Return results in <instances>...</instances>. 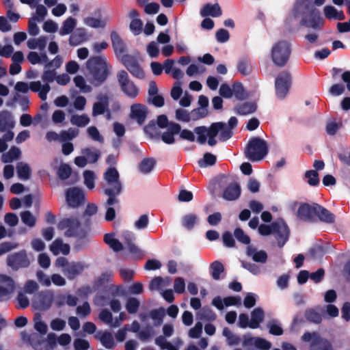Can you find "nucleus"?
Here are the masks:
<instances>
[{
    "instance_id": "nucleus-5",
    "label": "nucleus",
    "mask_w": 350,
    "mask_h": 350,
    "mask_svg": "<svg viewBox=\"0 0 350 350\" xmlns=\"http://www.w3.org/2000/svg\"><path fill=\"white\" fill-rule=\"evenodd\" d=\"M268 147L263 139L258 137L251 139L245 150L246 157L252 161L262 160L267 154Z\"/></svg>"
},
{
    "instance_id": "nucleus-42",
    "label": "nucleus",
    "mask_w": 350,
    "mask_h": 350,
    "mask_svg": "<svg viewBox=\"0 0 350 350\" xmlns=\"http://www.w3.org/2000/svg\"><path fill=\"white\" fill-rule=\"evenodd\" d=\"M16 172L18 178L21 180H28L31 174L29 165L23 162H19L16 165Z\"/></svg>"
},
{
    "instance_id": "nucleus-6",
    "label": "nucleus",
    "mask_w": 350,
    "mask_h": 350,
    "mask_svg": "<svg viewBox=\"0 0 350 350\" xmlns=\"http://www.w3.org/2000/svg\"><path fill=\"white\" fill-rule=\"evenodd\" d=\"M291 54L290 44L284 40L274 43L271 49V57L273 64L278 66H284L288 62Z\"/></svg>"
},
{
    "instance_id": "nucleus-30",
    "label": "nucleus",
    "mask_w": 350,
    "mask_h": 350,
    "mask_svg": "<svg viewBox=\"0 0 350 350\" xmlns=\"http://www.w3.org/2000/svg\"><path fill=\"white\" fill-rule=\"evenodd\" d=\"M200 15L202 17L212 16L218 17L221 15V10L218 3H207L200 10Z\"/></svg>"
},
{
    "instance_id": "nucleus-54",
    "label": "nucleus",
    "mask_w": 350,
    "mask_h": 350,
    "mask_svg": "<svg viewBox=\"0 0 350 350\" xmlns=\"http://www.w3.org/2000/svg\"><path fill=\"white\" fill-rule=\"evenodd\" d=\"M21 218L23 224L32 228L36 222V217L29 211H23L21 213Z\"/></svg>"
},
{
    "instance_id": "nucleus-53",
    "label": "nucleus",
    "mask_w": 350,
    "mask_h": 350,
    "mask_svg": "<svg viewBox=\"0 0 350 350\" xmlns=\"http://www.w3.org/2000/svg\"><path fill=\"white\" fill-rule=\"evenodd\" d=\"M256 106L253 103H243L237 107V112L241 115H247L254 112Z\"/></svg>"
},
{
    "instance_id": "nucleus-8",
    "label": "nucleus",
    "mask_w": 350,
    "mask_h": 350,
    "mask_svg": "<svg viewBox=\"0 0 350 350\" xmlns=\"http://www.w3.org/2000/svg\"><path fill=\"white\" fill-rule=\"evenodd\" d=\"M301 340L310 343V350H333L332 344L317 332H306Z\"/></svg>"
},
{
    "instance_id": "nucleus-21",
    "label": "nucleus",
    "mask_w": 350,
    "mask_h": 350,
    "mask_svg": "<svg viewBox=\"0 0 350 350\" xmlns=\"http://www.w3.org/2000/svg\"><path fill=\"white\" fill-rule=\"evenodd\" d=\"M16 122L12 113L8 110L0 111V132L12 131L15 126Z\"/></svg>"
},
{
    "instance_id": "nucleus-37",
    "label": "nucleus",
    "mask_w": 350,
    "mask_h": 350,
    "mask_svg": "<svg viewBox=\"0 0 350 350\" xmlns=\"http://www.w3.org/2000/svg\"><path fill=\"white\" fill-rule=\"evenodd\" d=\"M97 338L101 344L107 349H113L116 346L113 335L108 332H99L97 334Z\"/></svg>"
},
{
    "instance_id": "nucleus-58",
    "label": "nucleus",
    "mask_w": 350,
    "mask_h": 350,
    "mask_svg": "<svg viewBox=\"0 0 350 350\" xmlns=\"http://www.w3.org/2000/svg\"><path fill=\"white\" fill-rule=\"evenodd\" d=\"M83 179L85 185L89 189H92L94 187V181L96 175L93 171L85 170L83 172Z\"/></svg>"
},
{
    "instance_id": "nucleus-27",
    "label": "nucleus",
    "mask_w": 350,
    "mask_h": 350,
    "mask_svg": "<svg viewBox=\"0 0 350 350\" xmlns=\"http://www.w3.org/2000/svg\"><path fill=\"white\" fill-rule=\"evenodd\" d=\"M247 255L257 262L265 263L267 260V254L264 250H259L257 248L249 245L247 248Z\"/></svg>"
},
{
    "instance_id": "nucleus-62",
    "label": "nucleus",
    "mask_w": 350,
    "mask_h": 350,
    "mask_svg": "<svg viewBox=\"0 0 350 350\" xmlns=\"http://www.w3.org/2000/svg\"><path fill=\"white\" fill-rule=\"evenodd\" d=\"M78 134L79 130L73 128H70L68 130L62 131L60 132V142L71 140L76 137Z\"/></svg>"
},
{
    "instance_id": "nucleus-19",
    "label": "nucleus",
    "mask_w": 350,
    "mask_h": 350,
    "mask_svg": "<svg viewBox=\"0 0 350 350\" xmlns=\"http://www.w3.org/2000/svg\"><path fill=\"white\" fill-rule=\"evenodd\" d=\"M148 113V109L144 105L136 103L131 106L130 117L139 124H142L145 122Z\"/></svg>"
},
{
    "instance_id": "nucleus-22",
    "label": "nucleus",
    "mask_w": 350,
    "mask_h": 350,
    "mask_svg": "<svg viewBox=\"0 0 350 350\" xmlns=\"http://www.w3.org/2000/svg\"><path fill=\"white\" fill-rule=\"evenodd\" d=\"M323 18L321 16L319 12L316 10H313L310 14L306 16L301 21L303 25L312 29L320 27L323 25Z\"/></svg>"
},
{
    "instance_id": "nucleus-12",
    "label": "nucleus",
    "mask_w": 350,
    "mask_h": 350,
    "mask_svg": "<svg viewBox=\"0 0 350 350\" xmlns=\"http://www.w3.org/2000/svg\"><path fill=\"white\" fill-rule=\"evenodd\" d=\"M291 79L288 72H282L278 75L275 81L276 95L280 98H284L288 92Z\"/></svg>"
},
{
    "instance_id": "nucleus-36",
    "label": "nucleus",
    "mask_w": 350,
    "mask_h": 350,
    "mask_svg": "<svg viewBox=\"0 0 350 350\" xmlns=\"http://www.w3.org/2000/svg\"><path fill=\"white\" fill-rule=\"evenodd\" d=\"M104 241L115 252L122 251L124 248L123 244L115 237L113 233L106 234Z\"/></svg>"
},
{
    "instance_id": "nucleus-56",
    "label": "nucleus",
    "mask_w": 350,
    "mask_h": 350,
    "mask_svg": "<svg viewBox=\"0 0 350 350\" xmlns=\"http://www.w3.org/2000/svg\"><path fill=\"white\" fill-rule=\"evenodd\" d=\"M223 335L226 338L228 344L230 346L236 345L240 342V338L227 327L223 329Z\"/></svg>"
},
{
    "instance_id": "nucleus-55",
    "label": "nucleus",
    "mask_w": 350,
    "mask_h": 350,
    "mask_svg": "<svg viewBox=\"0 0 350 350\" xmlns=\"http://www.w3.org/2000/svg\"><path fill=\"white\" fill-rule=\"evenodd\" d=\"M77 297L72 295L60 296L57 299V304L58 306H62L66 303L70 306H75L77 303Z\"/></svg>"
},
{
    "instance_id": "nucleus-14",
    "label": "nucleus",
    "mask_w": 350,
    "mask_h": 350,
    "mask_svg": "<svg viewBox=\"0 0 350 350\" xmlns=\"http://www.w3.org/2000/svg\"><path fill=\"white\" fill-rule=\"evenodd\" d=\"M66 200L68 206L77 208L84 203L85 194L79 188H69L66 191Z\"/></svg>"
},
{
    "instance_id": "nucleus-47",
    "label": "nucleus",
    "mask_w": 350,
    "mask_h": 350,
    "mask_svg": "<svg viewBox=\"0 0 350 350\" xmlns=\"http://www.w3.org/2000/svg\"><path fill=\"white\" fill-rule=\"evenodd\" d=\"M70 122L73 125H76L79 127H84L89 124L90 118L86 114H75L71 116Z\"/></svg>"
},
{
    "instance_id": "nucleus-63",
    "label": "nucleus",
    "mask_w": 350,
    "mask_h": 350,
    "mask_svg": "<svg viewBox=\"0 0 350 350\" xmlns=\"http://www.w3.org/2000/svg\"><path fill=\"white\" fill-rule=\"evenodd\" d=\"M121 239L124 241L125 247L135 243L136 236L134 232L129 230H124L121 233Z\"/></svg>"
},
{
    "instance_id": "nucleus-57",
    "label": "nucleus",
    "mask_w": 350,
    "mask_h": 350,
    "mask_svg": "<svg viewBox=\"0 0 350 350\" xmlns=\"http://www.w3.org/2000/svg\"><path fill=\"white\" fill-rule=\"evenodd\" d=\"M232 96H234L235 98L238 100H243L247 96V94L245 93L243 85L240 83H234L232 85Z\"/></svg>"
},
{
    "instance_id": "nucleus-41",
    "label": "nucleus",
    "mask_w": 350,
    "mask_h": 350,
    "mask_svg": "<svg viewBox=\"0 0 350 350\" xmlns=\"http://www.w3.org/2000/svg\"><path fill=\"white\" fill-rule=\"evenodd\" d=\"M28 61L32 64H42L48 62V57L45 53H38L35 51L29 53L27 57Z\"/></svg>"
},
{
    "instance_id": "nucleus-25",
    "label": "nucleus",
    "mask_w": 350,
    "mask_h": 350,
    "mask_svg": "<svg viewBox=\"0 0 350 350\" xmlns=\"http://www.w3.org/2000/svg\"><path fill=\"white\" fill-rule=\"evenodd\" d=\"M180 131V126L175 122H171L169 124V128L161 135L162 140L168 144H172L174 142V135L178 134Z\"/></svg>"
},
{
    "instance_id": "nucleus-23",
    "label": "nucleus",
    "mask_w": 350,
    "mask_h": 350,
    "mask_svg": "<svg viewBox=\"0 0 350 350\" xmlns=\"http://www.w3.org/2000/svg\"><path fill=\"white\" fill-rule=\"evenodd\" d=\"M90 36L88 31L83 27L77 28L75 31L70 36L69 44L71 46H77L88 41Z\"/></svg>"
},
{
    "instance_id": "nucleus-1",
    "label": "nucleus",
    "mask_w": 350,
    "mask_h": 350,
    "mask_svg": "<svg viewBox=\"0 0 350 350\" xmlns=\"http://www.w3.org/2000/svg\"><path fill=\"white\" fill-rule=\"evenodd\" d=\"M86 68L89 72V81L95 86L100 85L109 77L112 66L104 55L90 57L86 62Z\"/></svg>"
},
{
    "instance_id": "nucleus-34",
    "label": "nucleus",
    "mask_w": 350,
    "mask_h": 350,
    "mask_svg": "<svg viewBox=\"0 0 350 350\" xmlns=\"http://www.w3.org/2000/svg\"><path fill=\"white\" fill-rule=\"evenodd\" d=\"M50 250L55 256L60 254L66 255L70 252V246L62 240L56 239L51 245Z\"/></svg>"
},
{
    "instance_id": "nucleus-9",
    "label": "nucleus",
    "mask_w": 350,
    "mask_h": 350,
    "mask_svg": "<svg viewBox=\"0 0 350 350\" xmlns=\"http://www.w3.org/2000/svg\"><path fill=\"white\" fill-rule=\"evenodd\" d=\"M117 78L122 91L126 96L135 98L138 95V88L129 79V75L125 70L118 72Z\"/></svg>"
},
{
    "instance_id": "nucleus-26",
    "label": "nucleus",
    "mask_w": 350,
    "mask_h": 350,
    "mask_svg": "<svg viewBox=\"0 0 350 350\" xmlns=\"http://www.w3.org/2000/svg\"><path fill=\"white\" fill-rule=\"evenodd\" d=\"M85 265L82 262H70L66 269H62L63 273L68 279H73L83 272Z\"/></svg>"
},
{
    "instance_id": "nucleus-43",
    "label": "nucleus",
    "mask_w": 350,
    "mask_h": 350,
    "mask_svg": "<svg viewBox=\"0 0 350 350\" xmlns=\"http://www.w3.org/2000/svg\"><path fill=\"white\" fill-rule=\"evenodd\" d=\"M77 25V20L72 17H68L63 23V25L59 31L61 36H66L70 33Z\"/></svg>"
},
{
    "instance_id": "nucleus-35",
    "label": "nucleus",
    "mask_w": 350,
    "mask_h": 350,
    "mask_svg": "<svg viewBox=\"0 0 350 350\" xmlns=\"http://www.w3.org/2000/svg\"><path fill=\"white\" fill-rule=\"evenodd\" d=\"M83 23L89 27L98 29L105 27L107 21L100 17L89 16L83 18Z\"/></svg>"
},
{
    "instance_id": "nucleus-49",
    "label": "nucleus",
    "mask_w": 350,
    "mask_h": 350,
    "mask_svg": "<svg viewBox=\"0 0 350 350\" xmlns=\"http://www.w3.org/2000/svg\"><path fill=\"white\" fill-rule=\"evenodd\" d=\"M198 221V217L196 214L188 213L183 216L182 219V224L185 228L191 229L197 224Z\"/></svg>"
},
{
    "instance_id": "nucleus-2",
    "label": "nucleus",
    "mask_w": 350,
    "mask_h": 350,
    "mask_svg": "<svg viewBox=\"0 0 350 350\" xmlns=\"http://www.w3.org/2000/svg\"><path fill=\"white\" fill-rule=\"evenodd\" d=\"M258 232L263 236L273 234L277 240L278 246L280 247L284 245L289 237V229L286 223L280 219L273 222L271 226L261 224L258 227Z\"/></svg>"
},
{
    "instance_id": "nucleus-61",
    "label": "nucleus",
    "mask_w": 350,
    "mask_h": 350,
    "mask_svg": "<svg viewBox=\"0 0 350 350\" xmlns=\"http://www.w3.org/2000/svg\"><path fill=\"white\" fill-rule=\"evenodd\" d=\"M216 162V157L211 153L204 154L202 159L198 161V165L201 167H206L213 165Z\"/></svg>"
},
{
    "instance_id": "nucleus-28",
    "label": "nucleus",
    "mask_w": 350,
    "mask_h": 350,
    "mask_svg": "<svg viewBox=\"0 0 350 350\" xmlns=\"http://www.w3.org/2000/svg\"><path fill=\"white\" fill-rule=\"evenodd\" d=\"M241 299L237 297H228L224 299L217 297L213 299V304L219 310L224 309V306H233L240 304Z\"/></svg>"
},
{
    "instance_id": "nucleus-38",
    "label": "nucleus",
    "mask_w": 350,
    "mask_h": 350,
    "mask_svg": "<svg viewBox=\"0 0 350 350\" xmlns=\"http://www.w3.org/2000/svg\"><path fill=\"white\" fill-rule=\"evenodd\" d=\"M172 280L170 278L166 277L165 278L158 277L153 279L150 284V289L151 291H160L165 286L170 285Z\"/></svg>"
},
{
    "instance_id": "nucleus-20",
    "label": "nucleus",
    "mask_w": 350,
    "mask_h": 350,
    "mask_svg": "<svg viewBox=\"0 0 350 350\" xmlns=\"http://www.w3.org/2000/svg\"><path fill=\"white\" fill-rule=\"evenodd\" d=\"M320 208V205L317 204H302L299 206L297 211L298 217L303 220H309L316 216L317 211Z\"/></svg>"
},
{
    "instance_id": "nucleus-13",
    "label": "nucleus",
    "mask_w": 350,
    "mask_h": 350,
    "mask_svg": "<svg viewBox=\"0 0 350 350\" xmlns=\"http://www.w3.org/2000/svg\"><path fill=\"white\" fill-rule=\"evenodd\" d=\"M118 59L133 77L138 79H143L144 77V72L134 57L126 54Z\"/></svg>"
},
{
    "instance_id": "nucleus-16",
    "label": "nucleus",
    "mask_w": 350,
    "mask_h": 350,
    "mask_svg": "<svg viewBox=\"0 0 350 350\" xmlns=\"http://www.w3.org/2000/svg\"><path fill=\"white\" fill-rule=\"evenodd\" d=\"M53 295L51 292L39 293L32 301V306L39 310H46L52 305Z\"/></svg>"
},
{
    "instance_id": "nucleus-52",
    "label": "nucleus",
    "mask_w": 350,
    "mask_h": 350,
    "mask_svg": "<svg viewBox=\"0 0 350 350\" xmlns=\"http://www.w3.org/2000/svg\"><path fill=\"white\" fill-rule=\"evenodd\" d=\"M155 161L151 158L143 159L139 166V170L143 174L150 173L154 168Z\"/></svg>"
},
{
    "instance_id": "nucleus-17",
    "label": "nucleus",
    "mask_w": 350,
    "mask_h": 350,
    "mask_svg": "<svg viewBox=\"0 0 350 350\" xmlns=\"http://www.w3.org/2000/svg\"><path fill=\"white\" fill-rule=\"evenodd\" d=\"M14 288V282L10 277L0 275V300L8 299Z\"/></svg>"
},
{
    "instance_id": "nucleus-40",
    "label": "nucleus",
    "mask_w": 350,
    "mask_h": 350,
    "mask_svg": "<svg viewBox=\"0 0 350 350\" xmlns=\"http://www.w3.org/2000/svg\"><path fill=\"white\" fill-rule=\"evenodd\" d=\"M263 311L259 308H255L251 314L250 327L252 329L258 328L260 323L263 321Z\"/></svg>"
},
{
    "instance_id": "nucleus-59",
    "label": "nucleus",
    "mask_w": 350,
    "mask_h": 350,
    "mask_svg": "<svg viewBox=\"0 0 350 350\" xmlns=\"http://www.w3.org/2000/svg\"><path fill=\"white\" fill-rule=\"evenodd\" d=\"M139 301L135 297H130L127 299L125 308L130 314H135L137 312L139 307Z\"/></svg>"
},
{
    "instance_id": "nucleus-39",
    "label": "nucleus",
    "mask_w": 350,
    "mask_h": 350,
    "mask_svg": "<svg viewBox=\"0 0 350 350\" xmlns=\"http://www.w3.org/2000/svg\"><path fill=\"white\" fill-rule=\"evenodd\" d=\"M21 155L20 148L16 146H12L10 150L1 156V161L5 163H12L14 160L18 159Z\"/></svg>"
},
{
    "instance_id": "nucleus-45",
    "label": "nucleus",
    "mask_w": 350,
    "mask_h": 350,
    "mask_svg": "<svg viewBox=\"0 0 350 350\" xmlns=\"http://www.w3.org/2000/svg\"><path fill=\"white\" fill-rule=\"evenodd\" d=\"M75 86L83 93H89L92 91L91 85H88L85 78L81 75H77L73 79Z\"/></svg>"
},
{
    "instance_id": "nucleus-29",
    "label": "nucleus",
    "mask_w": 350,
    "mask_h": 350,
    "mask_svg": "<svg viewBox=\"0 0 350 350\" xmlns=\"http://www.w3.org/2000/svg\"><path fill=\"white\" fill-rule=\"evenodd\" d=\"M241 194V188L237 183L229 185L224 191L223 197L225 200L232 201L237 200Z\"/></svg>"
},
{
    "instance_id": "nucleus-48",
    "label": "nucleus",
    "mask_w": 350,
    "mask_h": 350,
    "mask_svg": "<svg viewBox=\"0 0 350 350\" xmlns=\"http://www.w3.org/2000/svg\"><path fill=\"white\" fill-rule=\"evenodd\" d=\"M316 216L323 222L332 223L334 221V215L329 211L320 206V208L317 211Z\"/></svg>"
},
{
    "instance_id": "nucleus-7",
    "label": "nucleus",
    "mask_w": 350,
    "mask_h": 350,
    "mask_svg": "<svg viewBox=\"0 0 350 350\" xmlns=\"http://www.w3.org/2000/svg\"><path fill=\"white\" fill-rule=\"evenodd\" d=\"M232 131L227 126L222 122H216L212 124L209 127L208 144L211 146L216 144L215 137L218 136L221 141H226L231 137Z\"/></svg>"
},
{
    "instance_id": "nucleus-64",
    "label": "nucleus",
    "mask_w": 350,
    "mask_h": 350,
    "mask_svg": "<svg viewBox=\"0 0 350 350\" xmlns=\"http://www.w3.org/2000/svg\"><path fill=\"white\" fill-rule=\"evenodd\" d=\"M211 275L215 280L220 278V274L224 272V268L223 265L218 262L215 261L211 265Z\"/></svg>"
},
{
    "instance_id": "nucleus-18",
    "label": "nucleus",
    "mask_w": 350,
    "mask_h": 350,
    "mask_svg": "<svg viewBox=\"0 0 350 350\" xmlns=\"http://www.w3.org/2000/svg\"><path fill=\"white\" fill-rule=\"evenodd\" d=\"M8 265L13 269L26 267L29 265V260L25 251L14 253L8 256Z\"/></svg>"
},
{
    "instance_id": "nucleus-31",
    "label": "nucleus",
    "mask_w": 350,
    "mask_h": 350,
    "mask_svg": "<svg viewBox=\"0 0 350 350\" xmlns=\"http://www.w3.org/2000/svg\"><path fill=\"white\" fill-rule=\"evenodd\" d=\"M155 343L163 350H179L183 342L180 339L174 340V344L167 342L163 336H159L155 339Z\"/></svg>"
},
{
    "instance_id": "nucleus-24",
    "label": "nucleus",
    "mask_w": 350,
    "mask_h": 350,
    "mask_svg": "<svg viewBox=\"0 0 350 350\" xmlns=\"http://www.w3.org/2000/svg\"><path fill=\"white\" fill-rule=\"evenodd\" d=\"M111 39L117 57L120 59V57L126 55V45L121 39V38L116 31H113L111 33Z\"/></svg>"
},
{
    "instance_id": "nucleus-32",
    "label": "nucleus",
    "mask_w": 350,
    "mask_h": 350,
    "mask_svg": "<svg viewBox=\"0 0 350 350\" xmlns=\"http://www.w3.org/2000/svg\"><path fill=\"white\" fill-rule=\"evenodd\" d=\"M47 42L48 38L46 36H42L37 38L29 39L27 42V45L29 49H38L42 51L45 49Z\"/></svg>"
},
{
    "instance_id": "nucleus-51",
    "label": "nucleus",
    "mask_w": 350,
    "mask_h": 350,
    "mask_svg": "<svg viewBox=\"0 0 350 350\" xmlns=\"http://www.w3.org/2000/svg\"><path fill=\"white\" fill-rule=\"evenodd\" d=\"M195 133L197 135V141L200 144L206 143L207 138L208 139L209 129L205 126H198L194 129Z\"/></svg>"
},
{
    "instance_id": "nucleus-33",
    "label": "nucleus",
    "mask_w": 350,
    "mask_h": 350,
    "mask_svg": "<svg viewBox=\"0 0 350 350\" xmlns=\"http://www.w3.org/2000/svg\"><path fill=\"white\" fill-rule=\"evenodd\" d=\"M99 101L96 102L93 105L92 116H97L103 114L108 108V98L106 96H98Z\"/></svg>"
},
{
    "instance_id": "nucleus-3",
    "label": "nucleus",
    "mask_w": 350,
    "mask_h": 350,
    "mask_svg": "<svg viewBox=\"0 0 350 350\" xmlns=\"http://www.w3.org/2000/svg\"><path fill=\"white\" fill-rule=\"evenodd\" d=\"M56 72L44 66V72L42 75V83L40 81H31L30 83V89L31 91L38 92L40 98L42 100H46L47 98V94L51 90L49 85L55 80Z\"/></svg>"
},
{
    "instance_id": "nucleus-44",
    "label": "nucleus",
    "mask_w": 350,
    "mask_h": 350,
    "mask_svg": "<svg viewBox=\"0 0 350 350\" xmlns=\"http://www.w3.org/2000/svg\"><path fill=\"white\" fill-rule=\"evenodd\" d=\"M324 14L329 19L343 20L344 14L342 12L338 11L332 5H327L324 8Z\"/></svg>"
},
{
    "instance_id": "nucleus-46",
    "label": "nucleus",
    "mask_w": 350,
    "mask_h": 350,
    "mask_svg": "<svg viewBox=\"0 0 350 350\" xmlns=\"http://www.w3.org/2000/svg\"><path fill=\"white\" fill-rule=\"evenodd\" d=\"M99 317L102 321L110 325L111 327H116L120 325V322L118 320H113L111 313L107 310H102L100 313Z\"/></svg>"
},
{
    "instance_id": "nucleus-4",
    "label": "nucleus",
    "mask_w": 350,
    "mask_h": 350,
    "mask_svg": "<svg viewBox=\"0 0 350 350\" xmlns=\"http://www.w3.org/2000/svg\"><path fill=\"white\" fill-rule=\"evenodd\" d=\"M105 179L107 183L108 187L105 189V193L109 196L107 204L114 205L118 204L115 196L121 191V184L119 181V174L115 168H109L105 174Z\"/></svg>"
},
{
    "instance_id": "nucleus-10",
    "label": "nucleus",
    "mask_w": 350,
    "mask_h": 350,
    "mask_svg": "<svg viewBox=\"0 0 350 350\" xmlns=\"http://www.w3.org/2000/svg\"><path fill=\"white\" fill-rule=\"evenodd\" d=\"M58 228L64 231L66 237L77 236L81 230V224L75 217H68L62 219L58 224Z\"/></svg>"
},
{
    "instance_id": "nucleus-15",
    "label": "nucleus",
    "mask_w": 350,
    "mask_h": 350,
    "mask_svg": "<svg viewBox=\"0 0 350 350\" xmlns=\"http://www.w3.org/2000/svg\"><path fill=\"white\" fill-rule=\"evenodd\" d=\"M243 346L247 350H269L271 344L267 340L259 337L245 336L243 340Z\"/></svg>"
},
{
    "instance_id": "nucleus-11",
    "label": "nucleus",
    "mask_w": 350,
    "mask_h": 350,
    "mask_svg": "<svg viewBox=\"0 0 350 350\" xmlns=\"http://www.w3.org/2000/svg\"><path fill=\"white\" fill-rule=\"evenodd\" d=\"M81 156L75 159V164L79 167H84L88 163H96L100 157V152L93 148H83L81 150Z\"/></svg>"
},
{
    "instance_id": "nucleus-60",
    "label": "nucleus",
    "mask_w": 350,
    "mask_h": 350,
    "mask_svg": "<svg viewBox=\"0 0 350 350\" xmlns=\"http://www.w3.org/2000/svg\"><path fill=\"white\" fill-rule=\"evenodd\" d=\"M150 318L154 321L156 326L160 325L165 316L164 308H159L158 310H154L150 313Z\"/></svg>"
},
{
    "instance_id": "nucleus-50",
    "label": "nucleus",
    "mask_w": 350,
    "mask_h": 350,
    "mask_svg": "<svg viewBox=\"0 0 350 350\" xmlns=\"http://www.w3.org/2000/svg\"><path fill=\"white\" fill-rule=\"evenodd\" d=\"M33 327L41 334H45L47 332V325L42 321L40 314H36L33 318Z\"/></svg>"
}]
</instances>
